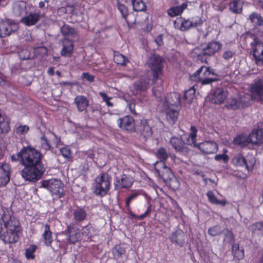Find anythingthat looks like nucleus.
I'll use <instances>...</instances> for the list:
<instances>
[{"mask_svg": "<svg viewBox=\"0 0 263 263\" xmlns=\"http://www.w3.org/2000/svg\"><path fill=\"white\" fill-rule=\"evenodd\" d=\"M43 155L37 149L30 147H24L16 155H12L13 161H19L24 166L21 171L22 177L26 181L35 182L40 179L45 171L42 162Z\"/></svg>", "mask_w": 263, "mask_h": 263, "instance_id": "nucleus-1", "label": "nucleus"}, {"mask_svg": "<svg viewBox=\"0 0 263 263\" xmlns=\"http://www.w3.org/2000/svg\"><path fill=\"white\" fill-rule=\"evenodd\" d=\"M0 238L5 243L16 242L19 238L21 231L20 222L13 215L12 212L7 209L2 215Z\"/></svg>", "mask_w": 263, "mask_h": 263, "instance_id": "nucleus-2", "label": "nucleus"}, {"mask_svg": "<svg viewBox=\"0 0 263 263\" xmlns=\"http://www.w3.org/2000/svg\"><path fill=\"white\" fill-rule=\"evenodd\" d=\"M251 95L245 92L239 94V100L242 107L247 106L251 99L263 102V78L255 80L250 87Z\"/></svg>", "mask_w": 263, "mask_h": 263, "instance_id": "nucleus-3", "label": "nucleus"}, {"mask_svg": "<svg viewBox=\"0 0 263 263\" xmlns=\"http://www.w3.org/2000/svg\"><path fill=\"white\" fill-rule=\"evenodd\" d=\"M190 79L192 81H199L202 85H207L217 80L216 74L213 69L204 66L192 74Z\"/></svg>", "mask_w": 263, "mask_h": 263, "instance_id": "nucleus-4", "label": "nucleus"}, {"mask_svg": "<svg viewBox=\"0 0 263 263\" xmlns=\"http://www.w3.org/2000/svg\"><path fill=\"white\" fill-rule=\"evenodd\" d=\"M94 193L100 196L107 194L110 186V178L106 173L99 174L93 183Z\"/></svg>", "mask_w": 263, "mask_h": 263, "instance_id": "nucleus-5", "label": "nucleus"}, {"mask_svg": "<svg viewBox=\"0 0 263 263\" xmlns=\"http://www.w3.org/2000/svg\"><path fill=\"white\" fill-rule=\"evenodd\" d=\"M154 96L158 98L159 101L163 107H171L178 108L180 103V95L177 92H172L169 94L167 97L163 98V94L159 90H153Z\"/></svg>", "mask_w": 263, "mask_h": 263, "instance_id": "nucleus-6", "label": "nucleus"}, {"mask_svg": "<svg viewBox=\"0 0 263 263\" xmlns=\"http://www.w3.org/2000/svg\"><path fill=\"white\" fill-rule=\"evenodd\" d=\"M164 59L159 55L153 54L148 58L147 64L153 72V82L155 83L162 74Z\"/></svg>", "mask_w": 263, "mask_h": 263, "instance_id": "nucleus-7", "label": "nucleus"}, {"mask_svg": "<svg viewBox=\"0 0 263 263\" xmlns=\"http://www.w3.org/2000/svg\"><path fill=\"white\" fill-rule=\"evenodd\" d=\"M42 186L48 190L52 196L60 198L63 194L64 184L60 180L51 178L42 181Z\"/></svg>", "mask_w": 263, "mask_h": 263, "instance_id": "nucleus-8", "label": "nucleus"}, {"mask_svg": "<svg viewBox=\"0 0 263 263\" xmlns=\"http://www.w3.org/2000/svg\"><path fill=\"white\" fill-rule=\"evenodd\" d=\"M232 163L236 166L245 167L251 171L255 163V159L252 155H248L244 157L241 154H236L232 159Z\"/></svg>", "mask_w": 263, "mask_h": 263, "instance_id": "nucleus-9", "label": "nucleus"}, {"mask_svg": "<svg viewBox=\"0 0 263 263\" xmlns=\"http://www.w3.org/2000/svg\"><path fill=\"white\" fill-rule=\"evenodd\" d=\"M252 55L257 65H263V42L255 38L251 43Z\"/></svg>", "mask_w": 263, "mask_h": 263, "instance_id": "nucleus-10", "label": "nucleus"}, {"mask_svg": "<svg viewBox=\"0 0 263 263\" xmlns=\"http://www.w3.org/2000/svg\"><path fill=\"white\" fill-rule=\"evenodd\" d=\"M18 28V24L12 21H4L0 22V37L9 35Z\"/></svg>", "mask_w": 263, "mask_h": 263, "instance_id": "nucleus-11", "label": "nucleus"}, {"mask_svg": "<svg viewBox=\"0 0 263 263\" xmlns=\"http://www.w3.org/2000/svg\"><path fill=\"white\" fill-rule=\"evenodd\" d=\"M155 169L158 175L164 180L171 179L173 175L171 170L163 162H156L154 164Z\"/></svg>", "mask_w": 263, "mask_h": 263, "instance_id": "nucleus-12", "label": "nucleus"}, {"mask_svg": "<svg viewBox=\"0 0 263 263\" xmlns=\"http://www.w3.org/2000/svg\"><path fill=\"white\" fill-rule=\"evenodd\" d=\"M222 47V45L218 42H211L206 46L203 48L201 53L198 54V58L201 60H204L203 57L212 56L216 52L219 51Z\"/></svg>", "mask_w": 263, "mask_h": 263, "instance_id": "nucleus-13", "label": "nucleus"}, {"mask_svg": "<svg viewBox=\"0 0 263 263\" xmlns=\"http://www.w3.org/2000/svg\"><path fill=\"white\" fill-rule=\"evenodd\" d=\"M67 240L69 243L74 244L81 238V235L79 229L73 225L68 226L66 232Z\"/></svg>", "mask_w": 263, "mask_h": 263, "instance_id": "nucleus-14", "label": "nucleus"}, {"mask_svg": "<svg viewBox=\"0 0 263 263\" xmlns=\"http://www.w3.org/2000/svg\"><path fill=\"white\" fill-rule=\"evenodd\" d=\"M118 126L125 130L132 132L135 130L134 119L129 116H126L117 120Z\"/></svg>", "mask_w": 263, "mask_h": 263, "instance_id": "nucleus-15", "label": "nucleus"}, {"mask_svg": "<svg viewBox=\"0 0 263 263\" xmlns=\"http://www.w3.org/2000/svg\"><path fill=\"white\" fill-rule=\"evenodd\" d=\"M11 166L8 163L0 165V187L5 186L10 180Z\"/></svg>", "mask_w": 263, "mask_h": 263, "instance_id": "nucleus-16", "label": "nucleus"}, {"mask_svg": "<svg viewBox=\"0 0 263 263\" xmlns=\"http://www.w3.org/2000/svg\"><path fill=\"white\" fill-rule=\"evenodd\" d=\"M41 18L39 12H30L26 15L22 17L21 22L27 26H31L36 24Z\"/></svg>", "mask_w": 263, "mask_h": 263, "instance_id": "nucleus-17", "label": "nucleus"}, {"mask_svg": "<svg viewBox=\"0 0 263 263\" xmlns=\"http://www.w3.org/2000/svg\"><path fill=\"white\" fill-rule=\"evenodd\" d=\"M198 148L203 153L210 154L216 152L218 149L217 144L213 141H205L198 145Z\"/></svg>", "mask_w": 263, "mask_h": 263, "instance_id": "nucleus-18", "label": "nucleus"}, {"mask_svg": "<svg viewBox=\"0 0 263 263\" xmlns=\"http://www.w3.org/2000/svg\"><path fill=\"white\" fill-rule=\"evenodd\" d=\"M249 138L250 143L254 144L263 143V129L257 128L253 130L249 135Z\"/></svg>", "mask_w": 263, "mask_h": 263, "instance_id": "nucleus-19", "label": "nucleus"}, {"mask_svg": "<svg viewBox=\"0 0 263 263\" xmlns=\"http://www.w3.org/2000/svg\"><path fill=\"white\" fill-rule=\"evenodd\" d=\"M133 182L134 179L132 177L124 174L117 180L116 185L120 189L129 188L133 185Z\"/></svg>", "mask_w": 263, "mask_h": 263, "instance_id": "nucleus-20", "label": "nucleus"}, {"mask_svg": "<svg viewBox=\"0 0 263 263\" xmlns=\"http://www.w3.org/2000/svg\"><path fill=\"white\" fill-rule=\"evenodd\" d=\"M174 24L176 29L181 31H186L191 27L190 20L182 17L177 18Z\"/></svg>", "mask_w": 263, "mask_h": 263, "instance_id": "nucleus-21", "label": "nucleus"}, {"mask_svg": "<svg viewBox=\"0 0 263 263\" xmlns=\"http://www.w3.org/2000/svg\"><path fill=\"white\" fill-rule=\"evenodd\" d=\"M185 236L183 232L181 231H176L172 234L170 239L173 243L182 247L185 241Z\"/></svg>", "mask_w": 263, "mask_h": 263, "instance_id": "nucleus-22", "label": "nucleus"}, {"mask_svg": "<svg viewBox=\"0 0 263 263\" xmlns=\"http://www.w3.org/2000/svg\"><path fill=\"white\" fill-rule=\"evenodd\" d=\"M74 103L79 111L82 112L86 109L88 106L89 101L85 97L79 95L75 98Z\"/></svg>", "mask_w": 263, "mask_h": 263, "instance_id": "nucleus-23", "label": "nucleus"}, {"mask_svg": "<svg viewBox=\"0 0 263 263\" xmlns=\"http://www.w3.org/2000/svg\"><path fill=\"white\" fill-rule=\"evenodd\" d=\"M166 114V119L171 124H174L177 121L179 115L178 108L174 107H164Z\"/></svg>", "mask_w": 263, "mask_h": 263, "instance_id": "nucleus-24", "label": "nucleus"}, {"mask_svg": "<svg viewBox=\"0 0 263 263\" xmlns=\"http://www.w3.org/2000/svg\"><path fill=\"white\" fill-rule=\"evenodd\" d=\"M139 130L141 135L144 138L150 137L152 135L151 127L145 120L141 121L139 126Z\"/></svg>", "mask_w": 263, "mask_h": 263, "instance_id": "nucleus-25", "label": "nucleus"}, {"mask_svg": "<svg viewBox=\"0 0 263 263\" xmlns=\"http://www.w3.org/2000/svg\"><path fill=\"white\" fill-rule=\"evenodd\" d=\"M73 50V45L72 42L69 40H64L63 43V48L61 51V54L62 56L70 57H71Z\"/></svg>", "mask_w": 263, "mask_h": 263, "instance_id": "nucleus-26", "label": "nucleus"}, {"mask_svg": "<svg viewBox=\"0 0 263 263\" xmlns=\"http://www.w3.org/2000/svg\"><path fill=\"white\" fill-rule=\"evenodd\" d=\"M227 95L228 93L226 90L217 88L214 91L212 100L215 103H222L226 99Z\"/></svg>", "mask_w": 263, "mask_h": 263, "instance_id": "nucleus-27", "label": "nucleus"}, {"mask_svg": "<svg viewBox=\"0 0 263 263\" xmlns=\"http://www.w3.org/2000/svg\"><path fill=\"white\" fill-rule=\"evenodd\" d=\"M73 216L76 221L81 222L86 219L87 213L84 209L78 208L73 210Z\"/></svg>", "mask_w": 263, "mask_h": 263, "instance_id": "nucleus-28", "label": "nucleus"}, {"mask_svg": "<svg viewBox=\"0 0 263 263\" xmlns=\"http://www.w3.org/2000/svg\"><path fill=\"white\" fill-rule=\"evenodd\" d=\"M187 7V5L186 3H183L180 6L174 7L169 9L167 10V13L170 16L174 17L182 13Z\"/></svg>", "mask_w": 263, "mask_h": 263, "instance_id": "nucleus-29", "label": "nucleus"}, {"mask_svg": "<svg viewBox=\"0 0 263 263\" xmlns=\"http://www.w3.org/2000/svg\"><path fill=\"white\" fill-rule=\"evenodd\" d=\"M61 31L64 36L68 38H74L76 36L74 29L71 28L68 25H63L61 28Z\"/></svg>", "mask_w": 263, "mask_h": 263, "instance_id": "nucleus-30", "label": "nucleus"}, {"mask_svg": "<svg viewBox=\"0 0 263 263\" xmlns=\"http://www.w3.org/2000/svg\"><path fill=\"white\" fill-rule=\"evenodd\" d=\"M242 2L241 0H231L229 4L230 11L235 13H240L242 11Z\"/></svg>", "mask_w": 263, "mask_h": 263, "instance_id": "nucleus-31", "label": "nucleus"}, {"mask_svg": "<svg viewBox=\"0 0 263 263\" xmlns=\"http://www.w3.org/2000/svg\"><path fill=\"white\" fill-rule=\"evenodd\" d=\"M197 131V129L195 126H191V132L187 137H186V142L187 144L193 146L196 145V136Z\"/></svg>", "mask_w": 263, "mask_h": 263, "instance_id": "nucleus-32", "label": "nucleus"}, {"mask_svg": "<svg viewBox=\"0 0 263 263\" xmlns=\"http://www.w3.org/2000/svg\"><path fill=\"white\" fill-rule=\"evenodd\" d=\"M170 143L176 151L182 152L185 148L183 142L178 137L172 138Z\"/></svg>", "mask_w": 263, "mask_h": 263, "instance_id": "nucleus-33", "label": "nucleus"}, {"mask_svg": "<svg viewBox=\"0 0 263 263\" xmlns=\"http://www.w3.org/2000/svg\"><path fill=\"white\" fill-rule=\"evenodd\" d=\"M251 23L255 26H261L263 25V18L258 13L253 12L249 17Z\"/></svg>", "mask_w": 263, "mask_h": 263, "instance_id": "nucleus-34", "label": "nucleus"}, {"mask_svg": "<svg viewBox=\"0 0 263 263\" xmlns=\"http://www.w3.org/2000/svg\"><path fill=\"white\" fill-rule=\"evenodd\" d=\"M233 144L236 146L243 147L247 146L250 142L249 136L238 135L233 141Z\"/></svg>", "mask_w": 263, "mask_h": 263, "instance_id": "nucleus-35", "label": "nucleus"}, {"mask_svg": "<svg viewBox=\"0 0 263 263\" xmlns=\"http://www.w3.org/2000/svg\"><path fill=\"white\" fill-rule=\"evenodd\" d=\"M140 195V193L138 191H136L133 192L132 193L129 195V196L125 199V206L128 211V212L131 214V215L133 217H135L136 216L134 215L131 210V208L130 206V202L136 199L137 197Z\"/></svg>", "mask_w": 263, "mask_h": 263, "instance_id": "nucleus-36", "label": "nucleus"}, {"mask_svg": "<svg viewBox=\"0 0 263 263\" xmlns=\"http://www.w3.org/2000/svg\"><path fill=\"white\" fill-rule=\"evenodd\" d=\"M92 230L93 228L90 224L83 227L80 232L82 239L84 241H88L90 239L92 236Z\"/></svg>", "mask_w": 263, "mask_h": 263, "instance_id": "nucleus-37", "label": "nucleus"}, {"mask_svg": "<svg viewBox=\"0 0 263 263\" xmlns=\"http://www.w3.org/2000/svg\"><path fill=\"white\" fill-rule=\"evenodd\" d=\"M43 237L44 240L45 244L47 246H50L52 241V238L49 226L47 224L45 225L44 231L43 234Z\"/></svg>", "mask_w": 263, "mask_h": 263, "instance_id": "nucleus-38", "label": "nucleus"}, {"mask_svg": "<svg viewBox=\"0 0 263 263\" xmlns=\"http://www.w3.org/2000/svg\"><path fill=\"white\" fill-rule=\"evenodd\" d=\"M206 196L208 197L209 201L212 204H220L222 206L226 204L225 200H218L212 191H209L206 193Z\"/></svg>", "mask_w": 263, "mask_h": 263, "instance_id": "nucleus-39", "label": "nucleus"}, {"mask_svg": "<svg viewBox=\"0 0 263 263\" xmlns=\"http://www.w3.org/2000/svg\"><path fill=\"white\" fill-rule=\"evenodd\" d=\"M10 129L9 123L8 120L0 115V133H7Z\"/></svg>", "mask_w": 263, "mask_h": 263, "instance_id": "nucleus-40", "label": "nucleus"}, {"mask_svg": "<svg viewBox=\"0 0 263 263\" xmlns=\"http://www.w3.org/2000/svg\"><path fill=\"white\" fill-rule=\"evenodd\" d=\"M249 229L253 233L263 235V221L253 223L249 226Z\"/></svg>", "mask_w": 263, "mask_h": 263, "instance_id": "nucleus-41", "label": "nucleus"}, {"mask_svg": "<svg viewBox=\"0 0 263 263\" xmlns=\"http://www.w3.org/2000/svg\"><path fill=\"white\" fill-rule=\"evenodd\" d=\"M195 95V89L192 87L184 92L183 96L184 100L186 103H190L194 99Z\"/></svg>", "mask_w": 263, "mask_h": 263, "instance_id": "nucleus-42", "label": "nucleus"}, {"mask_svg": "<svg viewBox=\"0 0 263 263\" xmlns=\"http://www.w3.org/2000/svg\"><path fill=\"white\" fill-rule=\"evenodd\" d=\"M37 249L35 245H31L25 250V257L27 259H33L35 257L34 255Z\"/></svg>", "mask_w": 263, "mask_h": 263, "instance_id": "nucleus-43", "label": "nucleus"}, {"mask_svg": "<svg viewBox=\"0 0 263 263\" xmlns=\"http://www.w3.org/2000/svg\"><path fill=\"white\" fill-rule=\"evenodd\" d=\"M132 4L135 11H143L146 9V6L142 0H133Z\"/></svg>", "mask_w": 263, "mask_h": 263, "instance_id": "nucleus-44", "label": "nucleus"}, {"mask_svg": "<svg viewBox=\"0 0 263 263\" xmlns=\"http://www.w3.org/2000/svg\"><path fill=\"white\" fill-rule=\"evenodd\" d=\"M114 61L118 64L124 65L128 62V59L124 55L120 54L119 52L115 53Z\"/></svg>", "mask_w": 263, "mask_h": 263, "instance_id": "nucleus-45", "label": "nucleus"}, {"mask_svg": "<svg viewBox=\"0 0 263 263\" xmlns=\"http://www.w3.org/2000/svg\"><path fill=\"white\" fill-rule=\"evenodd\" d=\"M136 88L140 91H144L147 89L149 86L148 80H142L135 84Z\"/></svg>", "mask_w": 263, "mask_h": 263, "instance_id": "nucleus-46", "label": "nucleus"}, {"mask_svg": "<svg viewBox=\"0 0 263 263\" xmlns=\"http://www.w3.org/2000/svg\"><path fill=\"white\" fill-rule=\"evenodd\" d=\"M222 229L219 226H215L209 229L208 234L211 236H216L222 233Z\"/></svg>", "mask_w": 263, "mask_h": 263, "instance_id": "nucleus-47", "label": "nucleus"}, {"mask_svg": "<svg viewBox=\"0 0 263 263\" xmlns=\"http://www.w3.org/2000/svg\"><path fill=\"white\" fill-rule=\"evenodd\" d=\"M156 156L160 159L159 162H163L168 158L166 150L163 148H160L157 150Z\"/></svg>", "mask_w": 263, "mask_h": 263, "instance_id": "nucleus-48", "label": "nucleus"}, {"mask_svg": "<svg viewBox=\"0 0 263 263\" xmlns=\"http://www.w3.org/2000/svg\"><path fill=\"white\" fill-rule=\"evenodd\" d=\"M112 253L115 258H119L125 253V250L120 246H117L112 249Z\"/></svg>", "mask_w": 263, "mask_h": 263, "instance_id": "nucleus-49", "label": "nucleus"}, {"mask_svg": "<svg viewBox=\"0 0 263 263\" xmlns=\"http://www.w3.org/2000/svg\"><path fill=\"white\" fill-rule=\"evenodd\" d=\"M13 11L15 15L20 16L25 12V5L16 4L13 8Z\"/></svg>", "mask_w": 263, "mask_h": 263, "instance_id": "nucleus-50", "label": "nucleus"}, {"mask_svg": "<svg viewBox=\"0 0 263 263\" xmlns=\"http://www.w3.org/2000/svg\"><path fill=\"white\" fill-rule=\"evenodd\" d=\"M232 252L234 257L238 259H240L244 257V253L243 250H239L238 246H234L233 247Z\"/></svg>", "mask_w": 263, "mask_h": 263, "instance_id": "nucleus-51", "label": "nucleus"}, {"mask_svg": "<svg viewBox=\"0 0 263 263\" xmlns=\"http://www.w3.org/2000/svg\"><path fill=\"white\" fill-rule=\"evenodd\" d=\"M229 105L231 108L233 109H236L242 107V105L240 103L239 99L235 98L232 99L229 103Z\"/></svg>", "mask_w": 263, "mask_h": 263, "instance_id": "nucleus-52", "label": "nucleus"}, {"mask_svg": "<svg viewBox=\"0 0 263 263\" xmlns=\"http://www.w3.org/2000/svg\"><path fill=\"white\" fill-rule=\"evenodd\" d=\"M18 56L22 60H27L30 57V51L28 49H23L18 52Z\"/></svg>", "mask_w": 263, "mask_h": 263, "instance_id": "nucleus-53", "label": "nucleus"}, {"mask_svg": "<svg viewBox=\"0 0 263 263\" xmlns=\"http://www.w3.org/2000/svg\"><path fill=\"white\" fill-rule=\"evenodd\" d=\"M117 7L123 17L125 18L128 15V10L126 7L119 2H117Z\"/></svg>", "mask_w": 263, "mask_h": 263, "instance_id": "nucleus-54", "label": "nucleus"}, {"mask_svg": "<svg viewBox=\"0 0 263 263\" xmlns=\"http://www.w3.org/2000/svg\"><path fill=\"white\" fill-rule=\"evenodd\" d=\"M99 95L102 97L104 102H105L106 105L108 107H112L113 106L112 103L110 102L109 101L111 99V97H108L106 93L104 92H100Z\"/></svg>", "mask_w": 263, "mask_h": 263, "instance_id": "nucleus-55", "label": "nucleus"}, {"mask_svg": "<svg viewBox=\"0 0 263 263\" xmlns=\"http://www.w3.org/2000/svg\"><path fill=\"white\" fill-rule=\"evenodd\" d=\"M29 127L27 125H20L16 129V133L19 135H25L29 130Z\"/></svg>", "mask_w": 263, "mask_h": 263, "instance_id": "nucleus-56", "label": "nucleus"}, {"mask_svg": "<svg viewBox=\"0 0 263 263\" xmlns=\"http://www.w3.org/2000/svg\"><path fill=\"white\" fill-rule=\"evenodd\" d=\"M61 153L62 155L65 158H69L71 156V153L69 147L66 146L61 148Z\"/></svg>", "mask_w": 263, "mask_h": 263, "instance_id": "nucleus-57", "label": "nucleus"}, {"mask_svg": "<svg viewBox=\"0 0 263 263\" xmlns=\"http://www.w3.org/2000/svg\"><path fill=\"white\" fill-rule=\"evenodd\" d=\"M214 158L217 161H222L224 163L228 162L229 160V157L225 154L216 155Z\"/></svg>", "mask_w": 263, "mask_h": 263, "instance_id": "nucleus-58", "label": "nucleus"}, {"mask_svg": "<svg viewBox=\"0 0 263 263\" xmlns=\"http://www.w3.org/2000/svg\"><path fill=\"white\" fill-rule=\"evenodd\" d=\"M41 147L45 149L48 150L50 148V145L46 138L44 136H42L41 139Z\"/></svg>", "mask_w": 263, "mask_h": 263, "instance_id": "nucleus-59", "label": "nucleus"}, {"mask_svg": "<svg viewBox=\"0 0 263 263\" xmlns=\"http://www.w3.org/2000/svg\"><path fill=\"white\" fill-rule=\"evenodd\" d=\"M234 54L235 52L234 51L227 49L224 51L222 57L224 59L229 60L231 59Z\"/></svg>", "mask_w": 263, "mask_h": 263, "instance_id": "nucleus-60", "label": "nucleus"}, {"mask_svg": "<svg viewBox=\"0 0 263 263\" xmlns=\"http://www.w3.org/2000/svg\"><path fill=\"white\" fill-rule=\"evenodd\" d=\"M190 22L191 27L200 26L202 24V21L199 17L193 18L192 20H190Z\"/></svg>", "mask_w": 263, "mask_h": 263, "instance_id": "nucleus-61", "label": "nucleus"}, {"mask_svg": "<svg viewBox=\"0 0 263 263\" xmlns=\"http://www.w3.org/2000/svg\"><path fill=\"white\" fill-rule=\"evenodd\" d=\"M82 78L90 82H93L95 79V78L92 75H91L87 72L83 73L82 74Z\"/></svg>", "mask_w": 263, "mask_h": 263, "instance_id": "nucleus-62", "label": "nucleus"}, {"mask_svg": "<svg viewBox=\"0 0 263 263\" xmlns=\"http://www.w3.org/2000/svg\"><path fill=\"white\" fill-rule=\"evenodd\" d=\"M149 211H150V207L149 206V207H148L147 210L143 214L140 215L138 217V218L140 220L143 219L149 214Z\"/></svg>", "mask_w": 263, "mask_h": 263, "instance_id": "nucleus-63", "label": "nucleus"}, {"mask_svg": "<svg viewBox=\"0 0 263 263\" xmlns=\"http://www.w3.org/2000/svg\"><path fill=\"white\" fill-rule=\"evenodd\" d=\"M155 42L158 46H161L163 44V39L162 35H159L155 40Z\"/></svg>", "mask_w": 263, "mask_h": 263, "instance_id": "nucleus-64", "label": "nucleus"}]
</instances>
